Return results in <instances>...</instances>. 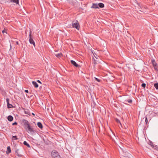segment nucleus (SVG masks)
I'll use <instances>...</instances> for the list:
<instances>
[{
	"label": "nucleus",
	"mask_w": 158,
	"mask_h": 158,
	"mask_svg": "<svg viewBox=\"0 0 158 158\" xmlns=\"http://www.w3.org/2000/svg\"><path fill=\"white\" fill-rule=\"evenodd\" d=\"M21 121L22 124L24 129L28 133L33 135L35 132V129L31 126L30 123L27 120L23 119Z\"/></svg>",
	"instance_id": "1"
},
{
	"label": "nucleus",
	"mask_w": 158,
	"mask_h": 158,
	"mask_svg": "<svg viewBox=\"0 0 158 158\" xmlns=\"http://www.w3.org/2000/svg\"><path fill=\"white\" fill-rule=\"evenodd\" d=\"M51 156L52 158H61L58 152L55 150L52 151Z\"/></svg>",
	"instance_id": "2"
},
{
	"label": "nucleus",
	"mask_w": 158,
	"mask_h": 158,
	"mask_svg": "<svg viewBox=\"0 0 158 158\" xmlns=\"http://www.w3.org/2000/svg\"><path fill=\"white\" fill-rule=\"evenodd\" d=\"M72 23V27H75L77 29L79 30L80 28L79 24L78 22V21H77L76 22V23H73V22Z\"/></svg>",
	"instance_id": "3"
},
{
	"label": "nucleus",
	"mask_w": 158,
	"mask_h": 158,
	"mask_svg": "<svg viewBox=\"0 0 158 158\" xmlns=\"http://www.w3.org/2000/svg\"><path fill=\"white\" fill-rule=\"evenodd\" d=\"M33 36L29 37V41L30 44H32L34 45V47H35V44L34 41L33 40Z\"/></svg>",
	"instance_id": "4"
},
{
	"label": "nucleus",
	"mask_w": 158,
	"mask_h": 158,
	"mask_svg": "<svg viewBox=\"0 0 158 158\" xmlns=\"http://www.w3.org/2000/svg\"><path fill=\"white\" fill-rule=\"evenodd\" d=\"M70 62L72 64L76 67H80V65L77 64L75 61L73 60H71Z\"/></svg>",
	"instance_id": "5"
},
{
	"label": "nucleus",
	"mask_w": 158,
	"mask_h": 158,
	"mask_svg": "<svg viewBox=\"0 0 158 158\" xmlns=\"http://www.w3.org/2000/svg\"><path fill=\"white\" fill-rule=\"evenodd\" d=\"M91 105L92 108L93 109V110H94V109L96 108V104L95 102L93 101L91 102Z\"/></svg>",
	"instance_id": "6"
},
{
	"label": "nucleus",
	"mask_w": 158,
	"mask_h": 158,
	"mask_svg": "<svg viewBox=\"0 0 158 158\" xmlns=\"http://www.w3.org/2000/svg\"><path fill=\"white\" fill-rule=\"evenodd\" d=\"M23 109L24 110V112L25 114L29 115L30 116L31 115V113L28 109H25L24 108H23Z\"/></svg>",
	"instance_id": "7"
},
{
	"label": "nucleus",
	"mask_w": 158,
	"mask_h": 158,
	"mask_svg": "<svg viewBox=\"0 0 158 158\" xmlns=\"http://www.w3.org/2000/svg\"><path fill=\"white\" fill-rule=\"evenodd\" d=\"M153 66L154 67H154H156V65H157V64L156 63L155 60L154 59H152L151 60Z\"/></svg>",
	"instance_id": "8"
},
{
	"label": "nucleus",
	"mask_w": 158,
	"mask_h": 158,
	"mask_svg": "<svg viewBox=\"0 0 158 158\" xmlns=\"http://www.w3.org/2000/svg\"><path fill=\"white\" fill-rule=\"evenodd\" d=\"M91 7L95 9L99 8L98 4L97 3H93V5Z\"/></svg>",
	"instance_id": "9"
},
{
	"label": "nucleus",
	"mask_w": 158,
	"mask_h": 158,
	"mask_svg": "<svg viewBox=\"0 0 158 158\" xmlns=\"http://www.w3.org/2000/svg\"><path fill=\"white\" fill-rule=\"evenodd\" d=\"M37 125L38 127L42 129L43 128V126L42 124L40 122H38L37 123Z\"/></svg>",
	"instance_id": "10"
},
{
	"label": "nucleus",
	"mask_w": 158,
	"mask_h": 158,
	"mask_svg": "<svg viewBox=\"0 0 158 158\" xmlns=\"http://www.w3.org/2000/svg\"><path fill=\"white\" fill-rule=\"evenodd\" d=\"M93 60V67L94 69H95V65L97 64V61L95 60L94 57L92 59Z\"/></svg>",
	"instance_id": "11"
},
{
	"label": "nucleus",
	"mask_w": 158,
	"mask_h": 158,
	"mask_svg": "<svg viewBox=\"0 0 158 158\" xmlns=\"http://www.w3.org/2000/svg\"><path fill=\"white\" fill-rule=\"evenodd\" d=\"M11 152V150L10 146H8L7 148V151L6 153L7 154H8Z\"/></svg>",
	"instance_id": "12"
},
{
	"label": "nucleus",
	"mask_w": 158,
	"mask_h": 158,
	"mask_svg": "<svg viewBox=\"0 0 158 158\" xmlns=\"http://www.w3.org/2000/svg\"><path fill=\"white\" fill-rule=\"evenodd\" d=\"M7 119L9 121L11 122L13 120V118L12 116L9 115L8 116Z\"/></svg>",
	"instance_id": "13"
},
{
	"label": "nucleus",
	"mask_w": 158,
	"mask_h": 158,
	"mask_svg": "<svg viewBox=\"0 0 158 158\" xmlns=\"http://www.w3.org/2000/svg\"><path fill=\"white\" fill-rule=\"evenodd\" d=\"M11 2L16 3V4H19V0H10Z\"/></svg>",
	"instance_id": "14"
},
{
	"label": "nucleus",
	"mask_w": 158,
	"mask_h": 158,
	"mask_svg": "<svg viewBox=\"0 0 158 158\" xmlns=\"http://www.w3.org/2000/svg\"><path fill=\"white\" fill-rule=\"evenodd\" d=\"M32 84L35 88H37L38 87V85L36 82L33 81L32 82Z\"/></svg>",
	"instance_id": "15"
},
{
	"label": "nucleus",
	"mask_w": 158,
	"mask_h": 158,
	"mask_svg": "<svg viewBox=\"0 0 158 158\" xmlns=\"http://www.w3.org/2000/svg\"><path fill=\"white\" fill-rule=\"evenodd\" d=\"M18 151H19L18 149H16L15 150V154H16L18 157H21L22 156V155L21 154H19V153L18 152Z\"/></svg>",
	"instance_id": "16"
},
{
	"label": "nucleus",
	"mask_w": 158,
	"mask_h": 158,
	"mask_svg": "<svg viewBox=\"0 0 158 158\" xmlns=\"http://www.w3.org/2000/svg\"><path fill=\"white\" fill-rule=\"evenodd\" d=\"M130 154L127 152H125V154H124V155L123 156L124 157H129V155Z\"/></svg>",
	"instance_id": "17"
},
{
	"label": "nucleus",
	"mask_w": 158,
	"mask_h": 158,
	"mask_svg": "<svg viewBox=\"0 0 158 158\" xmlns=\"http://www.w3.org/2000/svg\"><path fill=\"white\" fill-rule=\"evenodd\" d=\"M98 5V6L101 8H103L104 7V5L102 3H99Z\"/></svg>",
	"instance_id": "18"
},
{
	"label": "nucleus",
	"mask_w": 158,
	"mask_h": 158,
	"mask_svg": "<svg viewBox=\"0 0 158 158\" xmlns=\"http://www.w3.org/2000/svg\"><path fill=\"white\" fill-rule=\"evenodd\" d=\"M23 143L24 145L27 146L28 148H30L31 147L29 144L26 141H24Z\"/></svg>",
	"instance_id": "19"
},
{
	"label": "nucleus",
	"mask_w": 158,
	"mask_h": 158,
	"mask_svg": "<svg viewBox=\"0 0 158 158\" xmlns=\"http://www.w3.org/2000/svg\"><path fill=\"white\" fill-rule=\"evenodd\" d=\"M63 55L61 53H58L56 54V56L57 58H59Z\"/></svg>",
	"instance_id": "20"
},
{
	"label": "nucleus",
	"mask_w": 158,
	"mask_h": 158,
	"mask_svg": "<svg viewBox=\"0 0 158 158\" xmlns=\"http://www.w3.org/2000/svg\"><path fill=\"white\" fill-rule=\"evenodd\" d=\"M124 102H128L130 103H132V101L131 99H129L128 100H125L124 101Z\"/></svg>",
	"instance_id": "21"
},
{
	"label": "nucleus",
	"mask_w": 158,
	"mask_h": 158,
	"mask_svg": "<svg viewBox=\"0 0 158 158\" xmlns=\"http://www.w3.org/2000/svg\"><path fill=\"white\" fill-rule=\"evenodd\" d=\"M7 106L8 108H12L13 107V105L10 104L9 103H8L7 104Z\"/></svg>",
	"instance_id": "22"
},
{
	"label": "nucleus",
	"mask_w": 158,
	"mask_h": 158,
	"mask_svg": "<svg viewBox=\"0 0 158 158\" xmlns=\"http://www.w3.org/2000/svg\"><path fill=\"white\" fill-rule=\"evenodd\" d=\"M154 86L156 89H158V83H155Z\"/></svg>",
	"instance_id": "23"
},
{
	"label": "nucleus",
	"mask_w": 158,
	"mask_h": 158,
	"mask_svg": "<svg viewBox=\"0 0 158 158\" xmlns=\"http://www.w3.org/2000/svg\"><path fill=\"white\" fill-rule=\"evenodd\" d=\"M18 139L17 136L16 135L13 136L12 137V140H17Z\"/></svg>",
	"instance_id": "24"
},
{
	"label": "nucleus",
	"mask_w": 158,
	"mask_h": 158,
	"mask_svg": "<svg viewBox=\"0 0 158 158\" xmlns=\"http://www.w3.org/2000/svg\"><path fill=\"white\" fill-rule=\"evenodd\" d=\"M115 121L117 123H119L120 124H121V123L120 120L118 118H116L115 119Z\"/></svg>",
	"instance_id": "25"
},
{
	"label": "nucleus",
	"mask_w": 158,
	"mask_h": 158,
	"mask_svg": "<svg viewBox=\"0 0 158 158\" xmlns=\"http://www.w3.org/2000/svg\"><path fill=\"white\" fill-rule=\"evenodd\" d=\"M93 53L95 58L97 59H98V58L99 57V56L96 55L95 53Z\"/></svg>",
	"instance_id": "26"
},
{
	"label": "nucleus",
	"mask_w": 158,
	"mask_h": 158,
	"mask_svg": "<svg viewBox=\"0 0 158 158\" xmlns=\"http://www.w3.org/2000/svg\"><path fill=\"white\" fill-rule=\"evenodd\" d=\"M149 144H150V145L152 147V148H153V147H154V145L152 142L150 141V142Z\"/></svg>",
	"instance_id": "27"
},
{
	"label": "nucleus",
	"mask_w": 158,
	"mask_h": 158,
	"mask_svg": "<svg viewBox=\"0 0 158 158\" xmlns=\"http://www.w3.org/2000/svg\"><path fill=\"white\" fill-rule=\"evenodd\" d=\"M154 147L153 148L154 149L158 151V146H157L156 145H155L154 146Z\"/></svg>",
	"instance_id": "28"
},
{
	"label": "nucleus",
	"mask_w": 158,
	"mask_h": 158,
	"mask_svg": "<svg viewBox=\"0 0 158 158\" xmlns=\"http://www.w3.org/2000/svg\"><path fill=\"white\" fill-rule=\"evenodd\" d=\"M31 34H32L31 30V29H30V31H29V37L33 36Z\"/></svg>",
	"instance_id": "29"
},
{
	"label": "nucleus",
	"mask_w": 158,
	"mask_h": 158,
	"mask_svg": "<svg viewBox=\"0 0 158 158\" xmlns=\"http://www.w3.org/2000/svg\"><path fill=\"white\" fill-rule=\"evenodd\" d=\"M145 123L147 124L148 123V120L147 117H145Z\"/></svg>",
	"instance_id": "30"
},
{
	"label": "nucleus",
	"mask_w": 158,
	"mask_h": 158,
	"mask_svg": "<svg viewBox=\"0 0 158 158\" xmlns=\"http://www.w3.org/2000/svg\"><path fill=\"white\" fill-rule=\"evenodd\" d=\"M141 86L143 88H145L146 87V84L145 83H142L141 85Z\"/></svg>",
	"instance_id": "31"
},
{
	"label": "nucleus",
	"mask_w": 158,
	"mask_h": 158,
	"mask_svg": "<svg viewBox=\"0 0 158 158\" xmlns=\"http://www.w3.org/2000/svg\"><path fill=\"white\" fill-rule=\"evenodd\" d=\"M154 69L156 71H158V66L156 65V67H154Z\"/></svg>",
	"instance_id": "32"
},
{
	"label": "nucleus",
	"mask_w": 158,
	"mask_h": 158,
	"mask_svg": "<svg viewBox=\"0 0 158 158\" xmlns=\"http://www.w3.org/2000/svg\"><path fill=\"white\" fill-rule=\"evenodd\" d=\"M9 100H10V99H9V98H7L6 99V102H7V104H8V103H9Z\"/></svg>",
	"instance_id": "33"
},
{
	"label": "nucleus",
	"mask_w": 158,
	"mask_h": 158,
	"mask_svg": "<svg viewBox=\"0 0 158 158\" xmlns=\"http://www.w3.org/2000/svg\"><path fill=\"white\" fill-rule=\"evenodd\" d=\"M95 79L97 81H98V82H100V80L97 78H95Z\"/></svg>",
	"instance_id": "34"
},
{
	"label": "nucleus",
	"mask_w": 158,
	"mask_h": 158,
	"mask_svg": "<svg viewBox=\"0 0 158 158\" xmlns=\"http://www.w3.org/2000/svg\"><path fill=\"white\" fill-rule=\"evenodd\" d=\"M12 125H17V123L16 122H15L14 123H13L12 124Z\"/></svg>",
	"instance_id": "35"
},
{
	"label": "nucleus",
	"mask_w": 158,
	"mask_h": 158,
	"mask_svg": "<svg viewBox=\"0 0 158 158\" xmlns=\"http://www.w3.org/2000/svg\"><path fill=\"white\" fill-rule=\"evenodd\" d=\"M72 0H68V1L69 2V3H70V4H73V3H72V2H71V1H72Z\"/></svg>",
	"instance_id": "36"
},
{
	"label": "nucleus",
	"mask_w": 158,
	"mask_h": 158,
	"mask_svg": "<svg viewBox=\"0 0 158 158\" xmlns=\"http://www.w3.org/2000/svg\"><path fill=\"white\" fill-rule=\"evenodd\" d=\"M37 81L38 82V83H40V84H42L40 80H37Z\"/></svg>",
	"instance_id": "37"
},
{
	"label": "nucleus",
	"mask_w": 158,
	"mask_h": 158,
	"mask_svg": "<svg viewBox=\"0 0 158 158\" xmlns=\"http://www.w3.org/2000/svg\"><path fill=\"white\" fill-rule=\"evenodd\" d=\"M25 92L26 93H28V90H25Z\"/></svg>",
	"instance_id": "38"
},
{
	"label": "nucleus",
	"mask_w": 158,
	"mask_h": 158,
	"mask_svg": "<svg viewBox=\"0 0 158 158\" xmlns=\"http://www.w3.org/2000/svg\"><path fill=\"white\" fill-rule=\"evenodd\" d=\"M16 44H17V45H19V43L17 41V42H16Z\"/></svg>",
	"instance_id": "39"
},
{
	"label": "nucleus",
	"mask_w": 158,
	"mask_h": 158,
	"mask_svg": "<svg viewBox=\"0 0 158 158\" xmlns=\"http://www.w3.org/2000/svg\"><path fill=\"white\" fill-rule=\"evenodd\" d=\"M5 32V30H3V31H2V33H3L4 32Z\"/></svg>",
	"instance_id": "40"
},
{
	"label": "nucleus",
	"mask_w": 158,
	"mask_h": 158,
	"mask_svg": "<svg viewBox=\"0 0 158 158\" xmlns=\"http://www.w3.org/2000/svg\"><path fill=\"white\" fill-rule=\"evenodd\" d=\"M32 114L33 115H34H34H35V114H34V113H32Z\"/></svg>",
	"instance_id": "41"
}]
</instances>
